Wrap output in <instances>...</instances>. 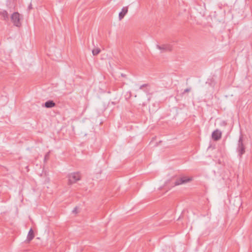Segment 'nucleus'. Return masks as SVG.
Segmentation results:
<instances>
[{"mask_svg": "<svg viewBox=\"0 0 252 252\" xmlns=\"http://www.w3.org/2000/svg\"><path fill=\"white\" fill-rule=\"evenodd\" d=\"M237 150L240 157L245 153V147L243 143V137L242 135H240L238 140Z\"/></svg>", "mask_w": 252, "mask_h": 252, "instance_id": "obj_1", "label": "nucleus"}, {"mask_svg": "<svg viewBox=\"0 0 252 252\" xmlns=\"http://www.w3.org/2000/svg\"><path fill=\"white\" fill-rule=\"evenodd\" d=\"M20 15L18 12H14L11 16V20L14 25L19 27L21 25Z\"/></svg>", "mask_w": 252, "mask_h": 252, "instance_id": "obj_2", "label": "nucleus"}, {"mask_svg": "<svg viewBox=\"0 0 252 252\" xmlns=\"http://www.w3.org/2000/svg\"><path fill=\"white\" fill-rule=\"evenodd\" d=\"M157 48L161 50V52H169L172 50V46L169 44H165L161 45H157Z\"/></svg>", "mask_w": 252, "mask_h": 252, "instance_id": "obj_3", "label": "nucleus"}, {"mask_svg": "<svg viewBox=\"0 0 252 252\" xmlns=\"http://www.w3.org/2000/svg\"><path fill=\"white\" fill-rule=\"evenodd\" d=\"M191 180V178H188L187 177H180L176 180V181L175 182L174 185L178 186L180 185L185 184L188 182H189Z\"/></svg>", "mask_w": 252, "mask_h": 252, "instance_id": "obj_4", "label": "nucleus"}, {"mask_svg": "<svg viewBox=\"0 0 252 252\" xmlns=\"http://www.w3.org/2000/svg\"><path fill=\"white\" fill-rule=\"evenodd\" d=\"M79 180V173H74L68 176V184L71 185Z\"/></svg>", "mask_w": 252, "mask_h": 252, "instance_id": "obj_5", "label": "nucleus"}, {"mask_svg": "<svg viewBox=\"0 0 252 252\" xmlns=\"http://www.w3.org/2000/svg\"><path fill=\"white\" fill-rule=\"evenodd\" d=\"M221 134H222V133L218 129H216L212 132V139L214 141H218L221 138Z\"/></svg>", "mask_w": 252, "mask_h": 252, "instance_id": "obj_6", "label": "nucleus"}, {"mask_svg": "<svg viewBox=\"0 0 252 252\" xmlns=\"http://www.w3.org/2000/svg\"><path fill=\"white\" fill-rule=\"evenodd\" d=\"M128 11V7H124L122 9V11L120 12L119 14V18L120 20H121L126 14L127 13Z\"/></svg>", "mask_w": 252, "mask_h": 252, "instance_id": "obj_7", "label": "nucleus"}, {"mask_svg": "<svg viewBox=\"0 0 252 252\" xmlns=\"http://www.w3.org/2000/svg\"><path fill=\"white\" fill-rule=\"evenodd\" d=\"M34 237V235L33 231L32 228H31L27 236V241L28 242H30L32 240Z\"/></svg>", "mask_w": 252, "mask_h": 252, "instance_id": "obj_8", "label": "nucleus"}, {"mask_svg": "<svg viewBox=\"0 0 252 252\" xmlns=\"http://www.w3.org/2000/svg\"><path fill=\"white\" fill-rule=\"evenodd\" d=\"M0 15L3 18L5 21H7L9 19L8 14L6 11L1 10L0 11Z\"/></svg>", "mask_w": 252, "mask_h": 252, "instance_id": "obj_9", "label": "nucleus"}, {"mask_svg": "<svg viewBox=\"0 0 252 252\" xmlns=\"http://www.w3.org/2000/svg\"><path fill=\"white\" fill-rule=\"evenodd\" d=\"M44 106L46 108H52L55 106V103L52 100H48L44 104Z\"/></svg>", "mask_w": 252, "mask_h": 252, "instance_id": "obj_10", "label": "nucleus"}, {"mask_svg": "<svg viewBox=\"0 0 252 252\" xmlns=\"http://www.w3.org/2000/svg\"><path fill=\"white\" fill-rule=\"evenodd\" d=\"M90 120L87 118L85 119V120H83L82 122V126L84 128L88 126H90Z\"/></svg>", "mask_w": 252, "mask_h": 252, "instance_id": "obj_11", "label": "nucleus"}, {"mask_svg": "<svg viewBox=\"0 0 252 252\" xmlns=\"http://www.w3.org/2000/svg\"><path fill=\"white\" fill-rule=\"evenodd\" d=\"M100 52V50L98 48L94 49L92 51V53L94 56L98 55Z\"/></svg>", "mask_w": 252, "mask_h": 252, "instance_id": "obj_12", "label": "nucleus"}, {"mask_svg": "<svg viewBox=\"0 0 252 252\" xmlns=\"http://www.w3.org/2000/svg\"><path fill=\"white\" fill-rule=\"evenodd\" d=\"M190 89H189V88H187V89H185V90H184V92L182 93V94H184L185 93H188V92H190Z\"/></svg>", "mask_w": 252, "mask_h": 252, "instance_id": "obj_13", "label": "nucleus"}, {"mask_svg": "<svg viewBox=\"0 0 252 252\" xmlns=\"http://www.w3.org/2000/svg\"><path fill=\"white\" fill-rule=\"evenodd\" d=\"M49 155V153H47L45 156L44 160H46L48 159Z\"/></svg>", "mask_w": 252, "mask_h": 252, "instance_id": "obj_14", "label": "nucleus"}, {"mask_svg": "<svg viewBox=\"0 0 252 252\" xmlns=\"http://www.w3.org/2000/svg\"><path fill=\"white\" fill-rule=\"evenodd\" d=\"M32 5L31 3H30L28 6V10H30L32 9Z\"/></svg>", "mask_w": 252, "mask_h": 252, "instance_id": "obj_15", "label": "nucleus"}, {"mask_svg": "<svg viewBox=\"0 0 252 252\" xmlns=\"http://www.w3.org/2000/svg\"><path fill=\"white\" fill-rule=\"evenodd\" d=\"M77 207H76L72 211V212L73 213H77Z\"/></svg>", "mask_w": 252, "mask_h": 252, "instance_id": "obj_16", "label": "nucleus"}, {"mask_svg": "<svg viewBox=\"0 0 252 252\" xmlns=\"http://www.w3.org/2000/svg\"><path fill=\"white\" fill-rule=\"evenodd\" d=\"M148 86H149V85H148V84H143V85H142V87L144 88V87H148Z\"/></svg>", "mask_w": 252, "mask_h": 252, "instance_id": "obj_17", "label": "nucleus"}, {"mask_svg": "<svg viewBox=\"0 0 252 252\" xmlns=\"http://www.w3.org/2000/svg\"><path fill=\"white\" fill-rule=\"evenodd\" d=\"M121 76L123 77H126V74H125L124 73H122L121 74Z\"/></svg>", "mask_w": 252, "mask_h": 252, "instance_id": "obj_18", "label": "nucleus"}, {"mask_svg": "<svg viewBox=\"0 0 252 252\" xmlns=\"http://www.w3.org/2000/svg\"><path fill=\"white\" fill-rule=\"evenodd\" d=\"M144 91H145L147 94H148V93H149V90H144Z\"/></svg>", "mask_w": 252, "mask_h": 252, "instance_id": "obj_19", "label": "nucleus"}, {"mask_svg": "<svg viewBox=\"0 0 252 252\" xmlns=\"http://www.w3.org/2000/svg\"><path fill=\"white\" fill-rule=\"evenodd\" d=\"M143 87H142V85L139 88L140 89H143Z\"/></svg>", "mask_w": 252, "mask_h": 252, "instance_id": "obj_20", "label": "nucleus"}]
</instances>
